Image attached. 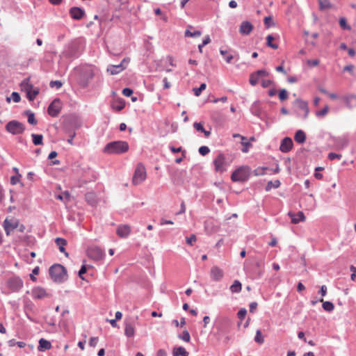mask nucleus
<instances>
[{
    "label": "nucleus",
    "mask_w": 356,
    "mask_h": 356,
    "mask_svg": "<svg viewBox=\"0 0 356 356\" xmlns=\"http://www.w3.org/2000/svg\"><path fill=\"white\" fill-rule=\"evenodd\" d=\"M11 98L16 103L19 102L20 101V99H21L19 94L18 92H12Z\"/></svg>",
    "instance_id": "obj_61"
},
{
    "label": "nucleus",
    "mask_w": 356,
    "mask_h": 356,
    "mask_svg": "<svg viewBox=\"0 0 356 356\" xmlns=\"http://www.w3.org/2000/svg\"><path fill=\"white\" fill-rule=\"evenodd\" d=\"M87 255L95 261H99L105 257L104 251L97 246H91L87 249Z\"/></svg>",
    "instance_id": "obj_6"
},
{
    "label": "nucleus",
    "mask_w": 356,
    "mask_h": 356,
    "mask_svg": "<svg viewBox=\"0 0 356 356\" xmlns=\"http://www.w3.org/2000/svg\"><path fill=\"white\" fill-rule=\"evenodd\" d=\"M98 337H91L89 340V345L91 347H95L98 343Z\"/></svg>",
    "instance_id": "obj_62"
},
{
    "label": "nucleus",
    "mask_w": 356,
    "mask_h": 356,
    "mask_svg": "<svg viewBox=\"0 0 356 356\" xmlns=\"http://www.w3.org/2000/svg\"><path fill=\"white\" fill-rule=\"evenodd\" d=\"M318 4L319 9L321 10L330 9L332 7V5L329 0H318Z\"/></svg>",
    "instance_id": "obj_33"
},
{
    "label": "nucleus",
    "mask_w": 356,
    "mask_h": 356,
    "mask_svg": "<svg viewBox=\"0 0 356 356\" xmlns=\"http://www.w3.org/2000/svg\"><path fill=\"white\" fill-rule=\"evenodd\" d=\"M241 283L238 280H235L230 286L229 289L232 293H239L241 291Z\"/></svg>",
    "instance_id": "obj_35"
},
{
    "label": "nucleus",
    "mask_w": 356,
    "mask_h": 356,
    "mask_svg": "<svg viewBox=\"0 0 356 356\" xmlns=\"http://www.w3.org/2000/svg\"><path fill=\"white\" fill-rule=\"evenodd\" d=\"M264 22L266 28H269L273 24V19L270 16H268L264 18Z\"/></svg>",
    "instance_id": "obj_58"
},
{
    "label": "nucleus",
    "mask_w": 356,
    "mask_h": 356,
    "mask_svg": "<svg viewBox=\"0 0 356 356\" xmlns=\"http://www.w3.org/2000/svg\"><path fill=\"white\" fill-rule=\"evenodd\" d=\"M93 76L94 71L91 67H86L83 69L79 79L80 85L83 88L87 87L89 81L93 78Z\"/></svg>",
    "instance_id": "obj_7"
},
{
    "label": "nucleus",
    "mask_w": 356,
    "mask_h": 356,
    "mask_svg": "<svg viewBox=\"0 0 356 356\" xmlns=\"http://www.w3.org/2000/svg\"><path fill=\"white\" fill-rule=\"evenodd\" d=\"M193 127L197 131L203 132L205 129L201 122H194Z\"/></svg>",
    "instance_id": "obj_59"
},
{
    "label": "nucleus",
    "mask_w": 356,
    "mask_h": 356,
    "mask_svg": "<svg viewBox=\"0 0 356 356\" xmlns=\"http://www.w3.org/2000/svg\"><path fill=\"white\" fill-rule=\"evenodd\" d=\"M147 173L145 166L142 163H138L135 170L132 183L134 185H138L144 181L146 179Z\"/></svg>",
    "instance_id": "obj_5"
},
{
    "label": "nucleus",
    "mask_w": 356,
    "mask_h": 356,
    "mask_svg": "<svg viewBox=\"0 0 356 356\" xmlns=\"http://www.w3.org/2000/svg\"><path fill=\"white\" fill-rule=\"evenodd\" d=\"M294 140L299 144H302L306 140V134L302 130H298L294 136Z\"/></svg>",
    "instance_id": "obj_27"
},
{
    "label": "nucleus",
    "mask_w": 356,
    "mask_h": 356,
    "mask_svg": "<svg viewBox=\"0 0 356 356\" xmlns=\"http://www.w3.org/2000/svg\"><path fill=\"white\" fill-rule=\"evenodd\" d=\"M322 306H323V308L324 310L329 312H332L334 308V304L330 301L323 302Z\"/></svg>",
    "instance_id": "obj_40"
},
{
    "label": "nucleus",
    "mask_w": 356,
    "mask_h": 356,
    "mask_svg": "<svg viewBox=\"0 0 356 356\" xmlns=\"http://www.w3.org/2000/svg\"><path fill=\"white\" fill-rule=\"evenodd\" d=\"M49 275L51 279L56 282H63L67 280V270L60 264H54L49 268Z\"/></svg>",
    "instance_id": "obj_2"
},
{
    "label": "nucleus",
    "mask_w": 356,
    "mask_h": 356,
    "mask_svg": "<svg viewBox=\"0 0 356 356\" xmlns=\"http://www.w3.org/2000/svg\"><path fill=\"white\" fill-rule=\"evenodd\" d=\"M3 226L6 234L9 236L10 233L19 226V221L16 219L8 220L6 218L3 221Z\"/></svg>",
    "instance_id": "obj_11"
},
{
    "label": "nucleus",
    "mask_w": 356,
    "mask_h": 356,
    "mask_svg": "<svg viewBox=\"0 0 356 356\" xmlns=\"http://www.w3.org/2000/svg\"><path fill=\"white\" fill-rule=\"evenodd\" d=\"M49 85L51 88L56 87V88H60L63 86V83L60 81H51Z\"/></svg>",
    "instance_id": "obj_60"
},
{
    "label": "nucleus",
    "mask_w": 356,
    "mask_h": 356,
    "mask_svg": "<svg viewBox=\"0 0 356 356\" xmlns=\"http://www.w3.org/2000/svg\"><path fill=\"white\" fill-rule=\"evenodd\" d=\"M343 99L346 106L349 108H352L356 106L355 102L353 103V102L356 101V95H355V94L346 95L343 97Z\"/></svg>",
    "instance_id": "obj_21"
},
{
    "label": "nucleus",
    "mask_w": 356,
    "mask_h": 356,
    "mask_svg": "<svg viewBox=\"0 0 356 356\" xmlns=\"http://www.w3.org/2000/svg\"><path fill=\"white\" fill-rule=\"evenodd\" d=\"M259 80V76L257 75V74L254 72L252 73L250 76V83L252 85V86H255L257 84L258 81Z\"/></svg>",
    "instance_id": "obj_42"
},
{
    "label": "nucleus",
    "mask_w": 356,
    "mask_h": 356,
    "mask_svg": "<svg viewBox=\"0 0 356 356\" xmlns=\"http://www.w3.org/2000/svg\"><path fill=\"white\" fill-rule=\"evenodd\" d=\"M6 130L13 135H19L24 133L25 126L17 120H11L6 124Z\"/></svg>",
    "instance_id": "obj_4"
},
{
    "label": "nucleus",
    "mask_w": 356,
    "mask_h": 356,
    "mask_svg": "<svg viewBox=\"0 0 356 356\" xmlns=\"http://www.w3.org/2000/svg\"><path fill=\"white\" fill-rule=\"evenodd\" d=\"M280 184H281V183H280V180H278V179L275 180V181H270L267 183L265 189L266 191H269L273 188H279Z\"/></svg>",
    "instance_id": "obj_34"
},
{
    "label": "nucleus",
    "mask_w": 356,
    "mask_h": 356,
    "mask_svg": "<svg viewBox=\"0 0 356 356\" xmlns=\"http://www.w3.org/2000/svg\"><path fill=\"white\" fill-rule=\"evenodd\" d=\"M186 241L188 245H193V243L197 241V238L195 234H191L189 237L186 238Z\"/></svg>",
    "instance_id": "obj_52"
},
{
    "label": "nucleus",
    "mask_w": 356,
    "mask_h": 356,
    "mask_svg": "<svg viewBox=\"0 0 356 356\" xmlns=\"http://www.w3.org/2000/svg\"><path fill=\"white\" fill-rule=\"evenodd\" d=\"M51 347V343L44 339H40L39 341V350H49Z\"/></svg>",
    "instance_id": "obj_32"
},
{
    "label": "nucleus",
    "mask_w": 356,
    "mask_h": 356,
    "mask_svg": "<svg viewBox=\"0 0 356 356\" xmlns=\"http://www.w3.org/2000/svg\"><path fill=\"white\" fill-rule=\"evenodd\" d=\"M327 157L330 160L332 161L335 159H341V158L342 157V155L339 154L334 153V152H330L328 154Z\"/></svg>",
    "instance_id": "obj_55"
},
{
    "label": "nucleus",
    "mask_w": 356,
    "mask_h": 356,
    "mask_svg": "<svg viewBox=\"0 0 356 356\" xmlns=\"http://www.w3.org/2000/svg\"><path fill=\"white\" fill-rule=\"evenodd\" d=\"M247 310L245 308H242L238 312L237 316L241 321H242L245 318Z\"/></svg>",
    "instance_id": "obj_51"
},
{
    "label": "nucleus",
    "mask_w": 356,
    "mask_h": 356,
    "mask_svg": "<svg viewBox=\"0 0 356 356\" xmlns=\"http://www.w3.org/2000/svg\"><path fill=\"white\" fill-rule=\"evenodd\" d=\"M116 233L120 237L126 238L131 233V227L128 225H119L117 228Z\"/></svg>",
    "instance_id": "obj_17"
},
{
    "label": "nucleus",
    "mask_w": 356,
    "mask_h": 356,
    "mask_svg": "<svg viewBox=\"0 0 356 356\" xmlns=\"http://www.w3.org/2000/svg\"><path fill=\"white\" fill-rule=\"evenodd\" d=\"M47 296L45 290L40 287L34 288L32 290V296L35 299H42Z\"/></svg>",
    "instance_id": "obj_23"
},
{
    "label": "nucleus",
    "mask_w": 356,
    "mask_h": 356,
    "mask_svg": "<svg viewBox=\"0 0 356 356\" xmlns=\"http://www.w3.org/2000/svg\"><path fill=\"white\" fill-rule=\"evenodd\" d=\"M21 88L26 94L33 89V86L29 83V79H24L21 83Z\"/></svg>",
    "instance_id": "obj_31"
},
{
    "label": "nucleus",
    "mask_w": 356,
    "mask_h": 356,
    "mask_svg": "<svg viewBox=\"0 0 356 356\" xmlns=\"http://www.w3.org/2000/svg\"><path fill=\"white\" fill-rule=\"evenodd\" d=\"M334 143L337 149H342L348 145V140L345 138H335Z\"/></svg>",
    "instance_id": "obj_25"
},
{
    "label": "nucleus",
    "mask_w": 356,
    "mask_h": 356,
    "mask_svg": "<svg viewBox=\"0 0 356 356\" xmlns=\"http://www.w3.org/2000/svg\"><path fill=\"white\" fill-rule=\"evenodd\" d=\"M70 15L72 19L79 20L85 15V11L79 7L74 6L70 9Z\"/></svg>",
    "instance_id": "obj_14"
},
{
    "label": "nucleus",
    "mask_w": 356,
    "mask_h": 356,
    "mask_svg": "<svg viewBox=\"0 0 356 356\" xmlns=\"http://www.w3.org/2000/svg\"><path fill=\"white\" fill-rule=\"evenodd\" d=\"M31 137L33 138V143L35 145H40L43 144V136L42 134H32Z\"/></svg>",
    "instance_id": "obj_37"
},
{
    "label": "nucleus",
    "mask_w": 356,
    "mask_h": 356,
    "mask_svg": "<svg viewBox=\"0 0 356 356\" xmlns=\"http://www.w3.org/2000/svg\"><path fill=\"white\" fill-rule=\"evenodd\" d=\"M8 286L13 291H17L23 286V282L19 277H13L9 280Z\"/></svg>",
    "instance_id": "obj_16"
},
{
    "label": "nucleus",
    "mask_w": 356,
    "mask_h": 356,
    "mask_svg": "<svg viewBox=\"0 0 356 356\" xmlns=\"http://www.w3.org/2000/svg\"><path fill=\"white\" fill-rule=\"evenodd\" d=\"M279 98L281 101H284L288 98V92L285 89H282L280 90Z\"/></svg>",
    "instance_id": "obj_49"
},
{
    "label": "nucleus",
    "mask_w": 356,
    "mask_h": 356,
    "mask_svg": "<svg viewBox=\"0 0 356 356\" xmlns=\"http://www.w3.org/2000/svg\"><path fill=\"white\" fill-rule=\"evenodd\" d=\"M339 25L343 29H346V30L350 29V26L347 25L346 19L344 17H341L339 19Z\"/></svg>",
    "instance_id": "obj_47"
},
{
    "label": "nucleus",
    "mask_w": 356,
    "mask_h": 356,
    "mask_svg": "<svg viewBox=\"0 0 356 356\" xmlns=\"http://www.w3.org/2000/svg\"><path fill=\"white\" fill-rule=\"evenodd\" d=\"M253 29L252 24L248 21H244L241 24L239 32L242 35H249Z\"/></svg>",
    "instance_id": "obj_19"
},
{
    "label": "nucleus",
    "mask_w": 356,
    "mask_h": 356,
    "mask_svg": "<svg viewBox=\"0 0 356 356\" xmlns=\"http://www.w3.org/2000/svg\"><path fill=\"white\" fill-rule=\"evenodd\" d=\"M76 136L75 131H69V138L67 139V143L70 145H73V139Z\"/></svg>",
    "instance_id": "obj_64"
},
{
    "label": "nucleus",
    "mask_w": 356,
    "mask_h": 356,
    "mask_svg": "<svg viewBox=\"0 0 356 356\" xmlns=\"http://www.w3.org/2000/svg\"><path fill=\"white\" fill-rule=\"evenodd\" d=\"M40 90L38 88H33L30 92H28L26 97L29 101H33L35 97L39 94Z\"/></svg>",
    "instance_id": "obj_36"
},
{
    "label": "nucleus",
    "mask_w": 356,
    "mask_h": 356,
    "mask_svg": "<svg viewBox=\"0 0 356 356\" xmlns=\"http://www.w3.org/2000/svg\"><path fill=\"white\" fill-rule=\"evenodd\" d=\"M225 156L222 154H220L213 161V163L215 165L216 170L217 171H222L224 170V164H225Z\"/></svg>",
    "instance_id": "obj_20"
},
{
    "label": "nucleus",
    "mask_w": 356,
    "mask_h": 356,
    "mask_svg": "<svg viewBox=\"0 0 356 356\" xmlns=\"http://www.w3.org/2000/svg\"><path fill=\"white\" fill-rule=\"evenodd\" d=\"M209 152L210 149L207 146H201L199 148V153L202 156L207 155Z\"/></svg>",
    "instance_id": "obj_53"
},
{
    "label": "nucleus",
    "mask_w": 356,
    "mask_h": 356,
    "mask_svg": "<svg viewBox=\"0 0 356 356\" xmlns=\"http://www.w3.org/2000/svg\"><path fill=\"white\" fill-rule=\"evenodd\" d=\"M232 325V322L228 317H223L220 321L217 329L220 332H227Z\"/></svg>",
    "instance_id": "obj_13"
},
{
    "label": "nucleus",
    "mask_w": 356,
    "mask_h": 356,
    "mask_svg": "<svg viewBox=\"0 0 356 356\" xmlns=\"http://www.w3.org/2000/svg\"><path fill=\"white\" fill-rule=\"evenodd\" d=\"M86 201L91 206L96 205L97 202V195L93 192H88L85 195Z\"/></svg>",
    "instance_id": "obj_26"
},
{
    "label": "nucleus",
    "mask_w": 356,
    "mask_h": 356,
    "mask_svg": "<svg viewBox=\"0 0 356 356\" xmlns=\"http://www.w3.org/2000/svg\"><path fill=\"white\" fill-rule=\"evenodd\" d=\"M241 144L243 146V148L242 149V151L243 152H247L248 151V148L251 146V143L250 142L246 141V140H241Z\"/></svg>",
    "instance_id": "obj_56"
},
{
    "label": "nucleus",
    "mask_w": 356,
    "mask_h": 356,
    "mask_svg": "<svg viewBox=\"0 0 356 356\" xmlns=\"http://www.w3.org/2000/svg\"><path fill=\"white\" fill-rule=\"evenodd\" d=\"M204 229L208 234H211L213 232H215L217 231V229H216L213 226L212 220H206L204 223Z\"/></svg>",
    "instance_id": "obj_29"
},
{
    "label": "nucleus",
    "mask_w": 356,
    "mask_h": 356,
    "mask_svg": "<svg viewBox=\"0 0 356 356\" xmlns=\"http://www.w3.org/2000/svg\"><path fill=\"white\" fill-rule=\"evenodd\" d=\"M129 62V58H124L118 65H110L107 67V72L112 75L118 74L125 70Z\"/></svg>",
    "instance_id": "obj_8"
},
{
    "label": "nucleus",
    "mask_w": 356,
    "mask_h": 356,
    "mask_svg": "<svg viewBox=\"0 0 356 356\" xmlns=\"http://www.w3.org/2000/svg\"><path fill=\"white\" fill-rule=\"evenodd\" d=\"M63 56L68 58H75L80 55V48L77 40H74L68 44L62 53Z\"/></svg>",
    "instance_id": "obj_3"
},
{
    "label": "nucleus",
    "mask_w": 356,
    "mask_h": 356,
    "mask_svg": "<svg viewBox=\"0 0 356 356\" xmlns=\"http://www.w3.org/2000/svg\"><path fill=\"white\" fill-rule=\"evenodd\" d=\"M293 146V143L292 139L289 137H285L281 141L280 150L283 153H287L292 149Z\"/></svg>",
    "instance_id": "obj_12"
},
{
    "label": "nucleus",
    "mask_w": 356,
    "mask_h": 356,
    "mask_svg": "<svg viewBox=\"0 0 356 356\" xmlns=\"http://www.w3.org/2000/svg\"><path fill=\"white\" fill-rule=\"evenodd\" d=\"M329 111V107L328 106H325L323 109H321V111H318L316 112V115L317 117H323L325 116L327 112Z\"/></svg>",
    "instance_id": "obj_46"
},
{
    "label": "nucleus",
    "mask_w": 356,
    "mask_h": 356,
    "mask_svg": "<svg viewBox=\"0 0 356 356\" xmlns=\"http://www.w3.org/2000/svg\"><path fill=\"white\" fill-rule=\"evenodd\" d=\"M275 39V38L272 35H268L266 37V44L268 47L277 49H278V45L277 44L273 43L272 41Z\"/></svg>",
    "instance_id": "obj_39"
},
{
    "label": "nucleus",
    "mask_w": 356,
    "mask_h": 356,
    "mask_svg": "<svg viewBox=\"0 0 356 356\" xmlns=\"http://www.w3.org/2000/svg\"><path fill=\"white\" fill-rule=\"evenodd\" d=\"M259 79L269 76V72L264 69L259 70L255 72Z\"/></svg>",
    "instance_id": "obj_48"
},
{
    "label": "nucleus",
    "mask_w": 356,
    "mask_h": 356,
    "mask_svg": "<svg viewBox=\"0 0 356 356\" xmlns=\"http://www.w3.org/2000/svg\"><path fill=\"white\" fill-rule=\"evenodd\" d=\"M55 243L58 247L60 252L64 253L66 257H68V252H67L65 249V246L67 244V241L62 238H56Z\"/></svg>",
    "instance_id": "obj_24"
},
{
    "label": "nucleus",
    "mask_w": 356,
    "mask_h": 356,
    "mask_svg": "<svg viewBox=\"0 0 356 356\" xmlns=\"http://www.w3.org/2000/svg\"><path fill=\"white\" fill-rule=\"evenodd\" d=\"M206 87H207L206 83H201V84H200V87H199V88H193L194 95H195V96H197H197H200V94H201V92H202L204 90H205Z\"/></svg>",
    "instance_id": "obj_44"
},
{
    "label": "nucleus",
    "mask_w": 356,
    "mask_h": 356,
    "mask_svg": "<svg viewBox=\"0 0 356 356\" xmlns=\"http://www.w3.org/2000/svg\"><path fill=\"white\" fill-rule=\"evenodd\" d=\"M220 53L222 56H224V58L225 60H226L227 63H230L233 59V56L229 54V55H226L227 54V51L225 50H222V49H220Z\"/></svg>",
    "instance_id": "obj_45"
},
{
    "label": "nucleus",
    "mask_w": 356,
    "mask_h": 356,
    "mask_svg": "<svg viewBox=\"0 0 356 356\" xmlns=\"http://www.w3.org/2000/svg\"><path fill=\"white\" fill-rule=\"evenodd\" d=\"M202 34V32L200 31H195L193 32L190 31L189 30H186L185 31V36L186 37H192V38H197L200 36Z\"/></svg>",
    "instance_id": "obj_41"
},
{
    "label": "nucleus",
    "mask_w": 356,
    "mask_h": 356,
    "mask_svg": "<svg viewBox=\"0 0 356 356\" xmlns=\"http://www.w3.org/2000/svg\"><path fill=\"white\" fill-rule=\"evenodd\" d=\"M266 170H267V168H258L254 170V174L257 176L264 175Z\"/></svg>",
    "instance_id": "obj_57"
},
{
    "label": "nucleus",
    "mask_w": 356,
    "mask_h": 356,
    "mask_svg": "<svg viewBox=\"0 0 356 356\" xmlns=\"http://www.w3.org/2000/svg\"><path fill=\"white\" fill-rule=\"evenodd\" d=\"M173 356H188V353L181 346L174 348L172 351Z\"/></svg>",
    "instance_id": "obj_30"
},
{
    "label": "nucleus",
    "mask_w": 356,
    "mask_h": 356,
    "mask_svg": "<svg viewBox=\"0 0 356 356\" xmlns=\"http://www.w3.org/2000/svg\"><path fill=\"white\" fill-rule=\"evenodd\" d=\"M289 216L291 217V222L293 224H297L305 220V216L302 211H299L297 213L289 212Z\"/></svg>",
    "instance_id": "obj_22"
},
{
    "label": "nucleus",
    "mask_w": 356,
    "mask_h": 356,
    "mask_svg": "<svg viewBox=\"0 0 356 356\" xmlns=\"http://www.w3.org/2000/svg\"><path fill=\"white\" fill-rule=\"evenodd\" d=\"M211 277L213 280L220 281L223 277L222 270L218 266H213L211 269Z\"/></svg>",
    "instance_id": "obj_18"
},
{
    "label": "nucleus",
    "mask_w": 356,
    "mask_h": 356,
    "mask_svg": "<svg viewBox=\"0 0 356 356\" xmlns=\"http://www.w3.org/2000/svg\"><path fill=\"white\" fill-rule=\"evenodd\" d=\"M24 114L28 117V122L31 124L35 125L37 124V120L35 118V115L31 111H26Z\"/></svg>",
    "instance_id": "obj_38"
},
{
    "label": "nucleus",
    "mask_w": 356,
    "mask_h": 356,
    "mask_svg": "<svg viewBox=\"0 0 356 356\" xmlns=\"http://www.w3.org/2000/svg\"><path fill=\"white\" fill-rule=\"evenodd\" d=\"M62 108V103L60 99L56 98L49 104L47 108L48 114L51 117H57Z\"/></svg>",
    "instance_id": "obj_9"
},
{
    "label": "nucleus",
    "mask_w": 356,
    "mask_h": 356,
    "mask_svg": "<svg viewBox=\"0 0 356 356\" xmlns=\"http://www.w3.org/2000/svg\"><path fill=\"white\" fill-rule=\"evenodd\" d=\"M231 179L233 181L243 182L248 180V173L243 168H239L232 174Z\"/></svg>",
    "instance_id": "obj_10"
},
{
    "label": "nucleus",
    "mask_w": 356,
    "mask_h": 356,
    "mask_svg": "<svg viewBox=\"0 0 356 356\" xmlns=\"http://www.w3.org/2000/svg\"><path fill=\"white\" fill-rule=\"evenodd\" d=\"M129 144L125 141L118 140L108 143L104 149V153L120 154L127 152Z\"/></svg>",
    "instance_id": "obj_1"
},
{
    "label": "nucleus",
    "mask_w": 356,
    "mask_h": 356,
    "mask_svg": "<svg viewBox=\"0 0 356 356\" xmlns=\"http://www.w3.org/2000/svg\"><path fill=\"white\" fill-rule=\"evenodd\" d=\"M22 177V175H15V176H12L10 177V184L12 185H15L17 184V183L19 182L20 181V177Z\"/></svg>",
    "instance_id": "obj_54"
},
{
    "label": "nucleus",
    "mask_w": 356,
    "mask_h": 356,
    "mask_svg": "<svg viewBox=\"0 0 356 356\" xmlns=\"http://www.w3.org/2000/svg\"><path fill=\"white\" fill-rule=\"evenodd\" d=\"M179 337L186 342H188L191 339L189 332L187 330H184L182 334L179 335Z\"/></svg>",
    "instance_id": "obj_50"
},
{
    "label": "nucleus",
    "mask_w": 356,
    "mask_h": 356,
    "mask_svg": "<svg viewBox=\"0 0 356 356\" xmlns=\"http://www.w3.org/2000/svg\"><path fill=\"white\" fill-rule=\"evenodd\" d=\"M254 341L259 344H262L264 342V339L261 336V332L259 330H257L256 332V335L254 337Z\"/></svg>",
    "instance_id": "obj_43"
},
{
    "label": "nucleus",
    "mask_w": 356,
    "mask_h": 356,
    "mask_svg": "<svg viewBox=\"0 0 356 356\" xmlns=\"http://www.w3.org/2000/svg\"><path fill=\"white\" fill-rule=\"evenodd\" d=\"M294 104L296 106H297V107L300 110H301L302 111H305V115H302V118L304 120L307 119V117H308L309 113V110L307 102H305V101H303V100H302L300 99H297L294 102Z\"/></svg>",
    "instance_id": "obj_15"
},
{
    "label": "nucleus",
    "mask_w": 356,
    "mask_h": 356,
    "mask_svg": "<svg viewBox=\"0 0 356 356\" xmlns=\"http://www.w3.org/2000/svg\"><path fill=\"white\" fill-rule=\"evenodd\" d=\"M124 334L128 337H131L135 334V329L133 324L130 322H125Z\"/></svg>",
    "instance_id": "obj_28"
},
{
    "label": "nucleus",
    "mask_w": 356,
    "mask_h": 356,
    "mask_svg": "<svg viewBox=\"0 0 356 356\" xmlns=\"http://www.w3.org/2000/svg\"><path fill=\"white\" fill-rule=\"evenodd\" d=\"M122 94L126 97H130L133 94V90L129 88H125L122 90Z\"/></svg>",
    "instance_id": "obj_63"
}]
</instances>
